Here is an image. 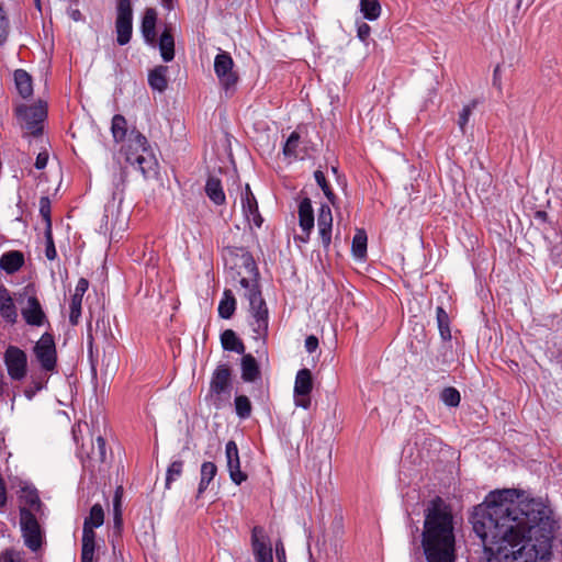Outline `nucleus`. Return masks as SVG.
<instances>
[{
    "label": "nucleus",
    "instance_id": "obj_1",
    "mask_svg": "<svg viewBox=\"0 0 562 562\" xmlns=\"http://www.w3.org/2000/svg\"><path fill=\"white\" fill-rule=\"evenodd\" d=\"M472 516L485 562H549L558 529L553 513L540 499L522 498L515 488L494 491Z\"/></svg>",
    "mask_w": 562,
    "mask_h": 562
},
{
    "label": "nucleus",
    "instance_id": "obj_2",
    "mask_svg": "<svg viewBox=\"0 0 562 562\" xmlns=\"http://www.w3.org/2000/svg\"><path fill=\"white\" fill-rule=\"evenodd\" d=\"M422 547L427 562H456L453 517L441 497H435L425 508Z\"/></svg>",
    "mask_w": 562,
    "mask_h": 562
},
{
    "label": "nucleus",
    "instance_id": "obj_3",
    "mask_svg": "<svg viewBox=\"0 0 562 562\" xmlns=\"http://www.w3.org/2000/svg\"><path fill=\"white\" fill-rule=\"evenodd\" d=\"M226 266L238 269L239 284L249 304L250 326L256 339H265L269 329V311L258 283V269L249 251L244 248H226L223 252Z\"/></svg>",
    "mask_w": 562,
    "mask_h": 562
},
{
    "label": "nucleus",
    "instance_id": "obj_4",
    "mask_svg": "<svg viewBox=\"0 0 562 562\" xmlns=\"http://www.w3.org/2000/svg\"><path fill=\"white\" fill-rule=\"evenodd\" d=\"M126 161L142 172L145 178L158 175V159L150 143H126L122 147Z\"/></svg>",
    "mask_w": 562,
    "mask_h": 562
},
{
    "label": "nucleus",
    "instance_id": "obj_5",
    "mask_svg": "<svg viewBox=\"0 0 562 562\" xmlns=\"http://www.w3.org/2000/svg\"><path fill=\"white\" fill-rule=\"evenodd\" d=\"M103 522L104 510L100 504H94L83 522L80 562H97L94 561L97 549L94 529L101 527Z\"/></svg>",
    "mask_w": 562,
    "mask_h": 562
},
{
    "label": "nucleus",
    "instance_id": "obj_6",
    "mask_svg": "<svg viewBox=\"0 0 562 562\" xmlns=\"http://www.w3.org/2000/svg\"><path fill=\"white\" fill-rule=\"evenodd\" d=\"M16 116L29 136L38 137L43 132L47 109L42 102L33 105H21L16 109Z\"/></svg>",
    "mask_w": 562,
    "mask_h": 562
},
{
    "label": "nucleus",
    "instance_id": "obj_7",
    "mask_svg": "<svg viewBox=\"0 0 562 562\" xmlns=\"http://www.w3.org/2000/svg\"><path fill=\"white\" fill-rule=\"evenodd\" d=\"M232 392V374L227 364H220L214 370L210 381V396L216 406L228 401Z\"/></svg>",
    "mask_w": 562,
    "mask_h": 562
},
{
    "label": "nucleus",
    "instance_id": "obj_8",
    "mask_svg": "<svg viewBox=\"0 0 562 562\" xmlns=\"http://www.w3.org/2000/svg\"><path fill=\"white\" fill-rule=\"evenodd\" d=\"M116 42L120 46L130 43L133 34V9L131 0H117L115 19Z\"/></svg>",
    "mask_w": 562,
    "mask_h": 562
},
{
    "label": "nucleus",
    "instance_id": "obj_9",
    "mask_svg": "<svg viewBox=\"0 0 562 562\" xmlns=\"http://www.w3.org/2000/svg\"><path fill=\"white\" fill-rule=\"evenodd\" d=\"M20 525L26 547L36 551L42 544V536L37 519L31 509L20 508Z\"/></svg>",
    "mask_w": 562,
    "mask_h": 562
},
{
    "label": "nucleus",
    "instance_id": "obj_10",
    "mask_svg": "<svg viewBox=\"0 0 562 562\" xmlns=\"http://www.w3.org/2000/svg\"><path fill=\"white\" fill-rule=\"evenodd\" d=\"M34 353L41 367L45 371H53L56 367L57 356L54 338L45 333L34 347Z\"/></svg>",
    "mask_w": 562,
    "mask_h": 562
},
{
    "label": "nucleus",
    "instance_id": "obj_11",
    "mask_svg": "<svg viewBox=\"0 0 562 562\" xmlns=\"http://www.w3.org/2000/svg\"><path fill=\"white\" fill-rule=\"evenodd\" d=\"M250 543L256 562H273L270 538L261 526L251 529Z\"/></svg>",
    "mask_w": 562,
    "mask_h": 562
},
{
    "label": "nucleus",
    "instance_id": "obj_12",
    "mask_svg": "<svg viewBox=\"0 0 562 562\" xmlns=\"http://www.w3.org/2000/svg\"><path fill=\"white\" fill-rule=\"evenodd\" d=\"M4 364L12 380L20 381L26 375L27 358L22 349L9 346L4 352Z\"/></svg>",
    "mask_w": 562,
    "mask_h": 562
},
{
    "label": "nucleus",
    "instance_id": "obj_13",
    "mask_svg": "<svg viewBox=\"0 0 562 562\" xmlns=\"http://www.w3.org/2000/svg\"><path fill=\"white\" fill-rule=\"evenodd\" d=\"M233 67L234 60L229 53L220 50L214 58V71L220 83L226 91L229 90L237 81V76L233 71Z\"/></svg>",
    "mask_w": 562,
    "mask_h": 562
},
{
    "label": "nucleus",
    "instance_id": "obj_14",
    "mask_svg": "<svg viewBox=\"0 0 562 562\" xmlns=\"http://www.w3.org/2000/svg\"><path fill=\"white\" fill-rule=\"evenodd\" d=\"M225 456L231 480L235 484L240 485L247 480V475L240 470L239 453L235 441L229 440L226 443Z\"/></svg>",
    "mask_w": 562,
    "mask_h": 562
},
{
    "label": "nucleus",
    "instance_id": "obj_15",
    "mask_svg": "<svg viewBox=\"0 0 562 562\" xmlns=\"http://www.w3.org/2000/svg\"><path fill=\"white\" fill-rule=\"evenodd\" d=\"M241 209L244 216L249 224H254L257 227L261 226L262 217L259 213L257 200L251 192L249 184H246L241 191Z\"/></svg>",
    "mask_w": 562,
    "mask_h": 562
},
{
    "label": "nucleus",
    "instance_id": "obj_16",
    "mask_svg": "<svg viewBox=\"0 0 562 562\" xmlns=\"http://www.w3.org/2000/svg\"><path fill=\"white\" fill-rule=\"evenodd\" d=\"M317 227L322 245L327 249L331 244L333 214L330 207L326 204H323L319 209Z\"/></svg>",
    "mask_w": 562,
    "mask_h": 562
},
{
    "label": "nucleus",
    "instance_id": "obj_17",
    "mask_svg": "<svg viewBox=\"0 0 562 562\" xmlns=\"http://www.w3.org/2000/svg\"><path fill=\"white\" fill-rule=\"evenodd\" d=\"M21 314L27 325L42 326L46 319L40 301L35 296H29L26 305L22 307Z\"/></svg>",
    "mask_w": 562,
    "mask_h": 562
},
{
    "label": "nucleus",
    "instance_id": "obj_18",
    "mask_svg": "<svg viewBox=\"0 0 562 562\" xmlns=\"http://www.w3.org/2000/svg\"><path fill=\"white\" fill-rule=\"evenodd\" d=\"M157 12L154 8H147L144 12L140 32L145 43L149 46L156 45Z\"/></svg>",
    "mask_w": 562,
    "mask_h": 562
},
{
    "label": "nucleus",
    "instance_id": "obj_19",
    "mask_svg": "<svg viewBox=\"0 0 562 562\" xmlns=\"http://www.w3.org/2000/svg\"><path fill=\"white\" fill-rule=\"evenodd\" d=\"M24 265V255L20 250H10L0 258V268L8 274L18 272Z\"/></svg>",
    "mask_w": 562,
    "mask_h": 562
},
{
    "label": "nucleus",
    "instance_id": "obj_20",
    "mask_svg": "<svg viewBox=\"0 0 562 562\" xmlns=\"http://www.w3.org/2000/svg\"><path fill=\"white\" fill-rule=\"evenodd\" d=\"M299 225L302 232H312L314 228V212L308 198L302 199L299 203Z\"/></svg>",
    "mask_w": 562,
    "mask_h": 562
},
{
    "label": "nucleus",
    "instance_id": "obj_21",
    "mask_svg": "<svg viewBox=\"0 0 562 562\" xmlns=\"http://www.w3.org/2000/svg\"><path fill=\"white\" fill-rule=\"evenodd\" d=\"M0 314L8 323H15L18 317L13 300L4 286H0Z\"/></svg>",
    "mask_w": 562,
    "mask_h": 562
},
{
    "label": "nucleus",
    "instance_id": "obj_22",
    "mask_svg": "<svg viewBox=\"0 0 562 562\" xmlns=\"http://www.w3.org/2000/svg\"><path fill=\"white\" fill-rule=\"evenodd\" d=\"M167 66H157L148 74V85L149 87L158 92H164L167 89Z\"/></svg>",
    "mask_w": 562,
    "mask_h": 562
},
{
    "label": "nucleus",
    "instance_id": "obj_23",
    "mask_svg": "<svg viewBox=\"0 0 562 562\" xmlns=\"http://www.w3.org/2000/svg\"><path fill=\"white\" fill-rule=\"evenodd\" d=\"M313 390L312 373L308 369L297 371L294 383L295 395H310Z\"/></svg>",
    "mask_w": 562,
    "mask_h": 562
},
{
    "label": "nucleus",
    "instance_id": "obj_24",
    "mask_svg": "<svg viewBox=\"0 0 562 562\" xmlns=\"http://www.w3.org/2000/svg\"><path fill=\"white\" fill-rule=\"evenodd\" d=\"M205 193L209 196V199L216 205L224 204L226 200L220 179L212 176L207 178L205 184Z\"/></svg>",
    "mask_w": 562,
    "mask_h": 562
},
{
    "label": "nucleus",
    "instance_id": "obj_25",
    "mask_svg": "<svg viewBox=\"0 0 562 562\" xmlns=\"http://www.w3.org/2000/svg\"><path fill=\"white\" fill-rule=\"evenodd\" d=\"M260 376V370L256 359L251 355H244L241 359V379L245 382H254Z\"/></svg>",
    "mask_w": 562,
    "mask_h": 562
},
{
    "label": "nucleus",
    "instance_id": "obj_26",
    "mask_svg": "<svg viewBox=\"0 0 562 562\" xmlns=\"http://www.w3.org/2000/svg\"><path fill=\"white\" fill-rule=\"evenodd\" d=\"M368 237L364 229H357L351 244V252L355 259L363 261L367 257Z\"/></svg>",
    "mask_w": 562,
    "mask_h": 562
},
{
    "label": "nucleus",
    "instance_id": "obj_27",
    "mask_svg": "<svg viewBox=\"0 0 562 562\" xmlns=\"http://www.w3.org/2000/svg\"><path fill=\"white\" fill-rule=\"evenodd\" d=\"M14 82L16 90L22 98L26 99L32 95V78L25 70L18 69L14 71Z\"/></svg>",
    "mask_w": 562,
    "mask_h": 562
},
{
    "label": "nucleus",
    "instance_id": "obj_28",
    "mask_svg": "<svg viewBox=\"0 0 562 562\" xmlns=\"http://www.w3.org/2000/svg\"><path fill=\"white\" fill-rule=\"evenodd\" d=\"M158 47L164 61L168 63L175 58V40L170 31L165 30L161 33Z\"/></svg>",
    "mask_w": 562,
    "mask_h": 562
},
{
    "label": "nucleus",
    "instance_id": "obj_29",
    "mask_svg": "<svg viewBox=\"0 0 562 562\" xmlns=\"http://www.w3.org/2000/svg\"><path fill=\"white\" fill-rule=\"evenodd\" d=\"M221 342L222 347L225 350L234 351L239 355L245 352V346L243 341L237 337L235 331L232 329H226L222 333Z\"/></svg>",
    "mask_w": 562,
    "mask_h": 562
},
{
    "label": "nucleus",
    "instance_id": "obj_30",
    "mask_svg": "<svg viewBox=\"0 0 562 562\" xmlns=\"http://www.w3.org/2000/svg\"><path fill=\"white\" fill-rule=\"evenodd\" d=\"M20 499L29 505L32 510H41L42 502L40 499L37 490L34 486L26 483L21 486Z\"/></svg>",
    "mask_w": 562,
    "mask_h": 562
},
{
    "label": "nucleus",
    "instance_id": "obj_31",
    "mask_svg": "<svg viewBox=\"0 0 562 562\" xmlns=\"http://www.w3.org/2000/svg\"><path fill=\"white\" fill-rule=\"evenodd\" d=\"M216 473H217V468H216L215 463L210 462V461L202 463L201 471H200L201 479H200V483H199V487H198V496H200L201 494H203L206 491L210 483L215 477Z\"/></svg>",
    "mask_w": 562,
    "mask_h": 562
},
{
    "label": "nucleus",
    "instance_id": "obj_32",
    "mask_svg": "<svg viewBox=\"0 0 562 562\" xmlns=\"http://www.w3.org/2000/svg\"><path fill=\"white\" fill-rule=\"evenodd\" d=\"M87 459L92 465L102 464L106 460V443L105 440L98 436L95 443H92L91 451L87 453Z\"/></svg>",
    "mask_w": 562,
    "mask_h": 562
},
{
    "label": "nucleus",
    "instance_id": "obj_33",
    "mask_svg": "<svg viewBox=\"0 0 562 562\" xmlns=\"http://www.w3.org/2000/svg\"><path fill=\"white\" fill-rule=\"evenodd\" d=\"M236 310V300L231 290H225L223 293V297L218 304V315L224 319H228L233 316Z\"/></svg>",
    "mask_w": 562,
    "mask_h": 562
},
{
    "label": "nucleus",
    "instance_id": "obj_34",
    "mask_svg": "<svg viewBox=\"0 0 562 562\" xmlns=\"http://www.w3.org/2000/svg\"><path fill=\"white\" fill-rule=\"evenodd\" d=\"M360 12L369 21L376 20L381 14V4L379 0H360Z\"/></svg>",
    "mask_w": 562,
    "mask_h": 562
},
{
    "label": "nucleus",
    "instance_id": "obj_35",
    "mask_svg": "<svg viewBox=\"0 0 562 562\" xmlns=\"http://www.w3.org/2000/svg\"><path fill=\"white\" fill-rule=\"evenodd\" d=\"M436 317L440 337L442 338V340H450L451 331L449 326L450 319L448 313L443 310V307L438 306L436 310Z\"/></svg>",
    "mask_w": 562,
    "mask_h": 562
},
{
    "label": "nucleus",
    "instance_id": "obj_36",
    "mask_svg": "<svg viewBox=\"0 0 562 562\" xmlns=\"http://www.w3.org/2000/svg\"><path fill=\"white\" fill-rule=\"evenodd\" d=\"M111 131L114 140H124L127 132V122L123 115L116 114L113 116Z\"/></svg>",
    "mask_w": 562,
    "mask_h": 562
},
{
    "label": "nucleus",
    "instance_id": "obj_37",
    "mask_svg": "<svg viewBox=\"0 0 562 562\" xmlns=\"http://www.w3.org/2000/svg\"><path fill=\"white\" fill-rule=\"evenodd\" d=\"M236 415L240 419H247L251 415V403L246 395H237L234 400Z\"/></svg>",
    "mask_w": 562,
    "mask_h": 562
},
{
    "label": "nucleus",
    "instance_id": "obj_38",
    "mask_svg": "<svg viewBox=\"0 0 562 562\" xmlns=\"http://www.w3.org/2000/svg\"><path fill=\"white\" fill-rule=\"evenodd\" d=\"M183 472V461L182 460H175L172 461L166 472V488H170L171 483L177 481Z\"/></svg>",
    "mask_w": 562,
    "mask_h": 562
},
{
    "label": "nucleus",
    "instance_id": "obj_39",
    "mask_svg": "<svg viewBox=\"0 0 562 562\" xmlns=\"http://www.w3.org/2000/svg\"><path fill=\"white\" fill-rule=\"evenodd\" d=\"M441 402L449 407H457L460 404V392L452 386L445 387L440 392Z\"/></svg>",
    "mask_w": 562,
    "mask_h": 562
},
{
    "label": "nucleus",
    "instance_id": "obj_40",
    "mask_svg": "<svg viewBox=\"0 0 562 562\" xmlns=\"http://www.w3.org/2000/svg\"><path fill=\"white\" fill-rule=\"evenodd\" d=\"M477 103V100H472L468 104H464L461 111L459 112L457 124L462 132L465 131V127L470 121V116L475 110Z\"/></svg>",
    "mask_w": 562,
    "mask_h": 562
},
{
    "label": "nucleus",
    "instance_id": "obj_41",
    "mask_svg": "<svg viewBox=\"0 0 562 562\" xmlns=\"http://www.w3.org/2000/svg\"><path fill=\"white\" fill-rule=\"evenodd\" d=\"M81 305H82V297L72 294L71 302H70V314H69V321L72 325L78 324L79 317L81 315Z\"/></svg>",
    "mask_w": 562,
    "mask_h": 562
},
{
    "label": "nucleus",
    "instance_id": "obj_42",
    "mask_svg": "<svg viewBox=\"0 0 562 562\" xmlns=\"http://www.w3.org/2000/svg\"><path fill=\"white\" fill-rule=\"evenodd\" d=\"M314 178H315V181L317 182V184L321 187L322 191L324 192L325 196L328 199V201L334 203L335 194H334L333 190L330 189L328 182L326 181V178H325V175L323 173V171L316 170L314 172Z\"/></svg>",
    "mask_w": 562,
    "mask_h": 562
},
{
    "label": "nucleus",
    "instance_id": "obj_43",
    "mask_svg": "<svg viewBox=\"0 0 562 562\" xmlns=\"http://www.w3.org/2000/svg\"><path fill=\"white\" fill-rule=\"evenodd\" d=\"M9 35V21L3 8L0 5V45L7 42Z\"/></svg>",
    "mask_w": 562,
    "mask_h": 562
},
{
    "label": "nucleus",
    "instance_id": "obj_44",
    "mask_svg": "<svg viewBox=\"0 0 562 562\" xmlns=\"http://www.w3.org/2000/svg\"><path fill=\"white\" fill-rule=\"evenodd\" d=\"M40 213L47 223V228H50V202L49 199L44 196L40 200Z\"/></svg>",
    "mask_w": 562,
    "mask_h": 562
},
{
    "label": "nucleus",
    "instance_id": "obj_45",
    "mask_svg": "<svg viewBox=\"0 0 562 562\" xmlns=\"http://www.w3.org/2000/svg\"><path fill=\"white\" fill-rule=\"evenodd\" d=\"M46 249L45 255L48 260H54L57 257V251L53 241L52 232L50 228H47L46 231Z\"/></svg>",
    "mask_w": 562,
    "mask_h": 562
},
{
    "label": "nucleus",
    "instance_id": "obj_46",
    "mask_svg": "<svg viewBox=\"0 0 562 562\" xmlns=\"http://www.w3.org/2000/svg\"><path fill=\"white\" fill-rule=\"evenodd\" d=\"M371 33V27L366 22L357 23V37L362 42L367 43Z\"/></svg>",
    "mask_w": 562,
    "mask_h": 562
},
{
    "label": "nucleus",
    "instance_id": "obj_47",
    "mask_svg": "<svg viewBox=\"0 0 562 562\" xmlns=\"http://www.w3.org/2000/svg\"><path fill=\"white\" fill-rule=\"evenodd\" d=\"M0 562H23L20 552L14 550H5L0 555Z\"/></svg>",
    "mask_w": 562,
    "mask_h": 562
},
{
    "label": "nucleus",
    "instance_id": "obj_48",
    "mask_svg": "<svg viewBox=\"0 0 562 562\" xmlns=\"http://www.w3.org/2000/svg\"><path fill=\"white\" fill-rule=\"evenodd\" d=\"M299 143H284L282 147L283 155L290 161L297 157L296 149Z\"/></svg>",
    "mask_w": 562,
    "mask_h": 562
},
{
    "label": "nucleus",
    "instance_id": "obj_49",
    "mask_svg": "<svg viewBox=\"0 0 562 562\" xmlns=\"http://www.w3.org/2000/svg\"><path fill=\"white\" fill-rule=\"evenodd\" d=\"M294 403L297 407L308 409L311 406V397H310V395H295L294 394Z\"/></svg>",
    "mask_w": 562,
    "mask_h": 562
},
{
    "label": "nucleus",
    "instance_id": "obj_50",
    "mask_svg": "<svg viewBox=\"0 0 562 562\" xmlns=\"http://www.w3.org/2000/svg\"><path fill=\"white\" fill-rule=\"evenodd\" d=\"M48 161V153L47 151H41L38 153L35 161V167L38 170L44 169L47 166Z\"/></svg>",
    "mask_w": 562,
    "mask_h": 562
},
{
    "label": "nucleus",
    "instance_id": "obj_51",
    "mask_svg": "<svg viewBox=\"0 0 562 562\" xmlns=\"http://www.w3.org/2000/svg\"><path fill=\"white\" fill-rule=\"evenodd\" d=\"M318 347V339L317 337L311 335L306 337L305 339V349L307 352L312 353L314 352Z\"/></svg>",
    "mask_w": 562,
    "mask_h": 562
},
{
    "label": "nucleus",
    "instance_id": "obj_52",
    "mask_svg": "<svg viewBox=\"0 0 562 562\" xmlns=\"http://www.w3.org/2000/svg\"><path fill=\"white\" fill-rule=\"evenodd\" d=\"M88 286H89V282L86 279H83V278L79 279V281L76 285L74 295L83 297V294L88 290Z\"/></svg>",
    "mask_w": 562,
    "mask_h": 562
},
{
    "label": "nucleus",
    "instance_id": "obj_53",
    "mask_svg": "<svg viewBox=\"0 0 562 562\" xmlns=\"http://www.w3.org/2000/svg\"><path fill=\"white\" fill-rule=\"evenodd\" d=\"M276 557L278 562H285V550L281 540L276 542Z\"/></svg>",
    "mask_w": 562,
    "mask_h": 562
},
{
    "label": "nucleus",
    "instance_id": "obj_54",
    "mask_svg": "<svg viewBox=\"0 0 562 562\" xmlns=\"http://www.w3.org/2000/svg\"><path fill=\"white\" fill-rule=\"evenodd\" d=\"M7 504V488L5 483L0 475V508L4 507Z\"/></svg>",
    "mask_w": 562,
    "mask_h": 562
},
{
    "label": "nucleus",
    "instance_id": "obj_55",
    "mask_svg": "<svg viewBox=\"0 0 562 562\" xmlns=\"http://www.w3.org/2000/svg\"><path fill=\"white\" fill-rule=\"evenodd\" d=\"M114 522H115V526L119 527L121 525V512H120V499L117 497H115V502H114Z\"/></svg>",
    "mask_w": 562,
    "mask_h": 562
},
{
    "label": "nucleus",
    "instance_id": "obj_56",
    "mask_svg": "<svg viewBox=\"0 0 562 562\" xmlns=\"http://www.w3.org/2000/svg\"><path fill=\"white\" fill-rule=\"evenodd\" d=\"M68 14L76 22L81 21L83 19L79 9L69 8Z\"/></svg>",
    "mask_w": 562,
    "mask_h": 562
},
{
    "label": "nucleus",
    "instance_id": "obj_57",
    "mask_svg": "<svg viewBox=\"0 0 562 562\" xmlns=\"http://www.w3.org/2000/svg\"><path fill=\"white\" fill-rule=\"evenodd\" d=\"M493 85L501 88V66L497 65L493 71Z\"/></svg>",
    "mask_w": 562,
    "mask_h": 562
},
{
    "label": "nucleus",
    "instance_id": "obj_58",
    "mask_svg": "<svg viewBox=\"0 0 562 562\" xmlns=\"http://www.w3.org/2000/svg\"><path fill=\"white\" fill-rule=\"evenodd\" d=\"M312 232H302L301 235H296L294 237L295 240H299L301 243H307V240L310 239V235H311Z\"/></svg>",
    "mask_w": 562,
    "mask_h": 562
},
{
    "label": "nucleus",
    "instance_id": "obj_59",
    "mask_svg": "<svg viewBox=\"0 0 562 562\" xmlns=\"http://www.w3.org/2000/svg\"><path fill=\"white\" fill-rule=\"evenodd\" d=\"M312 232H302L301 235H296L294 237L295 240H299L301 243H307V240L310 239V235H311Z\"/></svg>",
    "mask_w": 562,
    "mask_h": 562
},
{
    "label": "nucleus",
    "instance_id": "obj_60",
    "mask_svg": "<svg viewBox=\"0 0 562 562\" xmlns=\"http://www.w3.org/2000/svg\"><path fill=\"white\" fill-rule=\"evenodd\" d=\"M160 2L161 5L168 11H171L175 8V0H160Z\"/></svg>",
    "mask_w": 562,
    "mask_h": 562
},
{
    "label": "nucleus",
    "instance_id": "obj_61",
    "mask_svg": "<svg viewBox=\"0 0 562 562\" xmlns=\"http://www.w3.org/2000/svg\"><path fill=\"white\" fill-rule=\"evenodd\" d=\"M259 145H260V148H258V150H259L260 153L265 151V148H263V147H267V148H268V147H270V146L274 147V143H269V142H266V143H259Z\"/></svg>",
    "mask_w": 562,
    "mask_h": 562
},
{
    "label": "nucleus",
    "instance_id": "obj_62",
    "mask_svg": "<svg viewBox=\"0 0 562 562\" xmlns=\"http://www.w3.org/2000/svg\"><path fill=\"white\" fill-rule=\"evenodd\" d=\"M300 135L296 132H292L286 140H299Z\"/></svg>",
    "mask_w": 562,
    "mask_h": 562
},
{
    "label": "nucleus",
    "instance_id": "obj_63",
    "mask_svg": "<svg viewBox=\"0 0 562 562\" xmlns=\"http://www.w3.org/2000/svg\"><path fill=\"white\" fill-rule=\"evenodd\" d=\"M33 1H34V4H35L36 9H37L38 11H41V10H42L41 0H33Z\"/></svg>",
    "mask_w": 562,
    "mask_h": 562
},
{
    "label": "nucleus",
    "instance_id": "obj_64",
    "mask_svg": "<svg viewBox=\"0 0 562 562\" xmlns=\"http://www.w3.org/2000/svg\"><path fill=\"white\" fill-rule=\"evenodd\" d=\"M135 140L140 142V140H146V138H145V136H143V135H140V134H138V135L136 136Z\"/></svg>",
    "mask_w": 562,
    "mask_h": 562
}]
</instances>
